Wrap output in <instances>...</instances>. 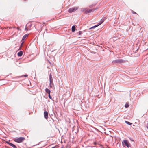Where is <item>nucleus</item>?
<instances>
[{"label":"nucleus","instance_id":"nucleus-5","mask_svg":"<svg viewBox=\"0 0 148 148\" xmlns=\"http://www.w3.org/2000/svg\"><path fill=\"white\" fill-rule=\"evenodd\" d=\"M45 91L48 94L49 97V99H51L52 97L50 95V92H51L50 90L49 89H48V88H46L45 89Z\"/></svg>","mask_w":148,"mask_h":148},{"label":"nucleus","instance_id":"nucleus-19","mask_svg":"<svg viewBox=\"0 0 148 148\" xmlns=\"http://www.w3.org/2000/svg\"><path fill=\"white\" fill-rule=\"evenodd\" d=\"M131 12H132L133 14H137V13H136L134 11L132 10H131Z\"/></svg>","mask_w":148,"mask_h":148},{"label":"nucleus","instance_id":"nucleus-12","mask_svg":"<svg viewBox=\"0 0 148 148\" xmlns=\"http://www.w3.org/2000/svg\"><path fill=\"white\" fill-rule=\"evenodd\" d=\"M23 53V52L22 51H20L18 53L17 55L18 56L20 57L22 55Z\"/></svg>","mask_w":148,"mask_h":148},{"label":"nucleus","instance_id":"nucleus-2","mask_svg":"<svg viewBox=\"0 0 148 148\" xmlns=\"http://www.w3.org/2000/svg\"><path fill=\"white\" fill-rule=\"evenodd\" d=\"M78 7H75L70 8L68 10V12L70 13H72L76 11L78 9Z\"/></svg>","mask_w":148,"mask_h":148},{"label":"nucleus","instance_id":"nucleus-14","mask_svg":"<svg viewBox=\"0 0 148 148\" xmlns=\"http://www.w3.org/2000/svg\"><path fill=\"white\" fill-rule=\"evenodd\" d=\"M75 26H72L71 28V30L72 32H74L75 31Z\"/></svg>","mask_w":148,"mask_h":148},{"label":"nucleus","instance_id":"nucleus-13","mask_svg":"<svg viewBox=\"0 0 148 148\" xmlns=\"http://www.w3.org/2000/svg\"><path fill=\"white\" fill-rule=\"evenodd\" d=\"M28 34H26L25 35H24L23 38H22V41H24V40L26 38L27 36H28Z\"/></svg>","mask_w":148,"mask_h":148},{"label":"nucleus","instance_id":"nucleus-18","mask_svg":"<svg viewBox=\"0 0 148 148\" xmlns=\"http://www.w3.org/2000/svg\"><path fill=\"white\" fill-rule=\"evenodd\" d=\"M125 123H126L127 124H128V125H132V123H130V122H128V121H125Z\"/></svg>","mask_w":148,"mask_h":148},{"label":"nucleus","instance_id":"nucleus-11","mask_svg":"<svg viewBox=\"0 0 148 148\" xmlns=\"http://www.w3.org/2000/svg\"><path fill=\"white\" fill-rule=\"evenodd\" d=\"M7 143L9 144L10 146L14 148H16V146L13 144L9 142H7Z\"/></svg>","mask_w":148,"mask_h":148},{"label":"nucleus","instance_id":"nucleus-8","mask_svg":"<svg viewBox=\"0 0 148 148\" xmlns=\"http://www.w3.org/2000/svg\"><path fill=\"white\" fill-rule=\"evenodd\" d=\"M44 118L47 119L48 118V113L47 111H45L44 113Z\"/></svg>","mask_w":148,"mask_h":148},{"label":"nucleus","instance_id":"nucleus-15","mask_svg":"<svg viewBox=\"0 0 148 148\" xmlns=\"http://www.w3.org/2000/svg\"><path fill=\"white\" fill-rule=\"evenodd\" d=\"M129 106V103L128 102L126 103L125 105V107L126 108L128 107Z\"/></svg>","mask_w":148,"mask_h":148},{"label":"nucleus","instance_id":"nucleus-23","mask_svg":"<svg viewBox=\"0 0 148 148\" xmlns=\"http://www.w3.org/2000/svg\"><path fill=\"white\" fill-rule=\"evenodd\" d=\"M16 29H18V30H20V28H19V27H17V28H16Z\"/></svg>","mask_w":148,"mask_h":148},{"label":"nucleus","instance_id":"nucleus-16","mask_svg":"<svg viewBox=\"0 0 148 148\" xmlns=\"http://www.w3.org/2000/svg\"><path fill=\"white\" fill-rule=\"evenodd\" d=\"M54 86V85H53V82L52 83H50L49 86H50V88H52V86Z\"/></svg>","mask_w":148,"mask_h":148},{"label":"nucleus","instance_id":"nucleus-7","mask_svg":"<svg viewBox=\"0 0 148 148\" xmlns=\"http://www.w3.org/2000/svg\"><path fill=\"white\" fill-rule=\"evenodd\" d=\"M94 11V9H86L85 11V13H90L91 12H92Z\"/></svg>","mask_w":148,"mask_h":148},{"label":"nucleus","instance_id":"nucleus-22","mask_svg":"<svg viewBox=\"0 0 148 148\" xmlns=\"http://www.w3.org/2000/svg\"><path fill=\"white\" fill-rule=\"evenodd\" d=\"M22 43L21 44V47L22 46V45L24 42V41H22Z\"/></svg>","mask_w":148,"mask_h":148},{"label":"nucleus","instance_id":"nucleus-6","mask_svg":"<svg viewBox=\"0 0 148 148\" xmlns=\"http://www.w3.org/2000/svg\"><path fill=\"white\" fill-rule=\"evenodd\" d=\"M32 26V25L30 24L29 25L28 24H27L25 30L26 31L29 30L31 29V27Z\"/></svg>","mask_w":148,"mask_h":148},{"label":"nucleus","instance_id":"nucleus-9","mask_svg":"<svg viewBox=\"0 0 148 148\" xmlns=\"http://www.w3.org/2000/svg\"><path fill=\"white\" fill-rule=\"evenodd\" d=\"M103 21H102L101 23H98V24L97 25L95 26L90 28V29L97 27L99 25L103 23Z\"/></svg>","mask_w":148,"mask_h":148},{"label":"nucleus","instance_id":"nucleus-24","mask_svg":"<svg viewBox=\"0 0 148 148\" xmlns=\"http://www.w3.org/2000/svg\"><path fill=\"white\" fill-rule=\"evenodd\" d=\"M94 144L95 145L96 144V143L95 142H94Z\"/></svg>","mask_w":148,"mask_h":148},{"label":"nucleus","instance_id":"nucleus-21","mask_svg":"<svg viewBox=\"0 0 148 148\" xmlns=\"http://www.w3.org/2000/svg\"><path fill=\"white\" fill-rule=\"evenodd\" d=\"M82 32L81 31H79V35H81V34H82Z\"/></svg>","mask_w":148,"mask_h":148},{"label":"nucleus","instance_id":"nucleus-3","mask_svg":"<svg viewBox=\"0 0 148 148\" xmlns=\"http://www.w3.org/2000/svg\"><path fill=\"white\" fill-rule=\"evenodd\" d=\"M124 62V60L122 59L116 60L113 61V63H121Z\"/></svg>","mask_w":148,"mask_h":148},{"label":"nucleus","instance_id":"nucleus-1","mask_svg":"<svg viewBox=\"0 0 148 148\" xmlns=\"http://www.w3.org/2000/svg\"><path fill=\"white\" fill-rule=\"evenodd\" d=\"M25 140V138L23 137H20L19 138H16L14 140L15 142L18 143H22L23 141Z\"/></svg>","mask_w":148,"mask_h":148},{"label":"nucleus","instance_id":"nucleus-4","mask_svg":"<svg viewBox=\"0 0 148 148\" xmlns=\"http://www.w3.org/2000/svg\"><path fill=\"white\" fill-rule=\"evenodd\" d=\"M123 144H124L125 146H126L127 147L130 146V144L129 142L127 140H124L123 142Z\"/></svg>","mask_w":148,"mask_h":148},{"label":"nucleus","instance_id":"nucleus-25","mask_svg":"<svg viewBox=\"0 0 148 148\" xmlns=\"http://www.w3.org/2000/svg\"><path fill=\"white\" fill-rule=\"evenodd\" d=\"M45 24V23H44V22L43 23V24Z\"/></svg>","mask_w":148,"mask_h":148},{"label":"nucleus","instance_id":"nucleus-27","mask_svg":"<svg viewBox=\"0 0 148 148\" xmlns=\"http://www.w3.org/2000/svg\"><path fill=\"white\" fill-rule=\"evenodd\" d=\"M13 28H15V27H13Z\"/></svg>","mask_w":148,"mask_h":148},{"label":"nucleus","instance_id":"nucleus-26","mask_svg":"<svg viewBox=\"0 0 148 148\" xmlns=\"http://www.w3.org/2000/svg\"><path fill=\"white\" fill-rule=\"evenodd\" d=\"M147 128L148 129V126H147Z\"/></svg>","mask_w":148,"mask_h":148},{"label":"nucleus","instance_id":"nucleus-20","mask_svg":"<svg viewBox=\"0 0 148 148\" xmlns=\"http://www.w3.org/2000/svg\"><path fill=\"white\" fill-rule=\"evenodd\" d=\"M28 75H22L21 76V77H27L28 76Z\"/></svg>","mask_w":148,"mask_h":148},{"label":"nucleus","instance_id":"nucleus-10","mask_svg":"<svg viewBox=\"0 0 148 148\" xmlns=\"http://www.w3.org/2000/svg\"><path fill=\"white\" fill-rule=\"evenodd\" d=\"M49 80H50V83H53V78H52V75H51V74H50L49 75Z\"/></svg>","mask_w":148,"mask_h":148},{"label":"nucleus","instance_id":"nucleus-17","mask_svg":"<svg viewBox=\"0 0 148 148\" xmlns=\"http://www.w3.org/2000/svg\"><path fill=\"white\" fill-rule=\"evenodd\" d=\"M59 147V146H55V147H52V148H63V146H62V147H61V148H60Z\"/></svg>","mask_w":148,"mask_h":148}]
</instances>
